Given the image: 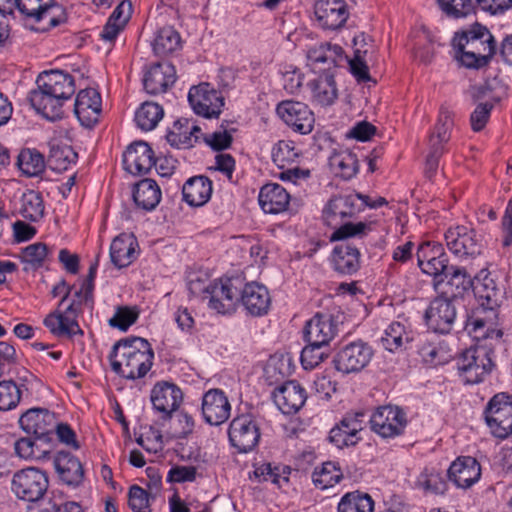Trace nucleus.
Returning a JSON list of instances; mask_svg holds the SVG:
<instances>
[{"label": "nucleus", "mask_w": 512, "mask_h": 512, "mask_svg": "<svg viewBox=\"0 0 512 512\" xmlns=\"http://www.w3.org/2000/svg\"><path fill=\"white\" fill-rule=\"evenodd\" d=\"M473 291L485 315L477 314L468 321L469 333L476 339L501 338L502 331L496 329V319L505 291L503 284L498 282V275L481 270L473 280Z\"/></svg>", "instance_id": "nucleus-1"}, {"label": "nucleus", "mask_w": 512, "mask_h": 512, "mask_svg": "<svg viewBox=\"0 0 512 512\" xmlns=\"http://www.w3.org/2000/svg\"><path fill=\"white\" fill-rule=\"evenodd\" d=\"M153 359L151 344L141 337L119 340L109 354L111 369L128 380L143 378L150 371Z\"/></svg>", "instance_id": "nucleus-2"}, {"label": "nucleus", "mask_w": 512, "mask_h": 512, "mask_svg": "<svg viewBox=\"0 0 512 512\" xmlns=\"http://www.w3.org/2000/svg\"><path fill=\"white\" fill-rule=\"evenodd\" d=\"M454 57L468 68L486 65L495 54L496 43L490 31L479 24L456 33L452 40Z\"/></svg>", "instance_id": "nucleus-3"}, {"label": "nucleus", "mask_w": 512, "mask_h": 512, "mask_svg": "<svg viewBox=\"0 0 512 512\" xmlns=\"http://www.w3.org/2000/svg\"><path fill=\"white\" fill-rule=\"evenodd\" d=\"M368 50L356 48L354 57L348 59L341 46L331 43H322L318 46L311 47L307 52V58L311 65H324L322 70H330L332 67L342 66L348 63L351 73L360 82L370 79L368 66L365 63L364 55Z\"/></svg>", "instance_id": "nucleus-4"}, {"label": "nucleus", "mask_w": 512, "mask_h": 512, "mask_svg": "<svg viewBox=\"0 0 512 512\" xmlns=\"http://www.w3.org/2000/svg\"><path fill=\"white\" fill-rule=\"evenodd\" d=\"M49 488V479L43 470L28 467L17 471L12 478L11 489L16 497L28 503L40 504L43 507Z\"/></svg>", "instance_id": "nucleus-5"}, {"label": "nucleus", "mask_w": 512, "mask_h": 512, "mask_svg": "<svg viewBox=\"0 0 512 512\" xmlns=\"http://www.w3.org/2000/svg\"><path fill=\"white\" fill-rule=\"evenodd\" d=\"M492 352L483 346L465 350L457 360L460 377L466 384H478L491 373L494 363Z\"/></svg>", "instance_id": "nucleus-6"}, {"label": "nucleus", "mask_w": 512, "mask_h": 512, "mask_svg": "<svg viewBox=\"0 0 512 512\" xmlns=\"http://www.w3.org/2000/svg\"><path fill=\"white\" fill-rule=\"evenodd\" d=\"M453 126V113L448 109H442L429 138V153L424 165V176L428 180H432L437 173L440 157L445 152V146L450 140Z\"/></svg>", "instance_id": "nucleus-7"}, {"label": "nucleus", "mask_w": 512, "mask_h": 512, "mask_svg": "<svg viewBox=\"0 0 512 512\" xmlns=\"http://www.w3.org/2000/svg\"><path fill=\"white\" fill-rule=\"evenodd\" d=\"M374 356L372 346L361 339L343 344L336 352L333 363L342 374L358 373L365 369Z\"/></svg>", "instance_id": "nucleus-8"}, {"label": "nucleus", "mask_w": 512, "mask_h": 512, "mask_svg": "<svg viewBox=\"0 0 512 512\" xmlns=\"http://www.w3.org/2000/svg\"><path fill=\"white\" fill-rule=\"evenodd\" d=\"M18 11L35 22H45L40 28L50 30L67 21L65 9L55 0H18Z\"/></svg>", "instance_id": "nucleus-9"}, {"label": "nucleus", "mask_w": 512, "mask_h": 512, "mask_svg": "<svg viewBox=\"0 0 512 512\" xmlns=\"http://www.w3.org/2000/svg\"><path fill=\"white\" fill-rule=\"evenodd\" d=\"M236 282L237 279L231 278H220L210 282L204 288L203 300H207L209 308L219 314L233 312L240 293Z\"/></svg>", "instance_id": "nucleus-10"}, {"label": "nucleus", "mask_w": 512, "mask_h": 512, "mask_svg": "<svg viewBox=\"0 0 512 512\" xmlns=\"http://www.w3.org/2000/svg\"><path fill=\"white\" fill-rule=\"evenodd\" d=\"M418 268L431 277V285L436 290L444 280L447 258L443 246L436 241H425L418 246Z\"/></svg>", "instance_id": "nucleus-11"}, {"label": "nucleus", "mask_w": 512, "mask_h": 512, "mask_svg": "<svg viewBox=\"0 0 512 512\" xmlns=\"http://www.w3.org/2000/svg\"><path fill=\"white\" fill-rule=\"evenodd\" d=\"M485 420L495 437L503 439L512 434V396L496 394L487 405Z\"/></svg>", "instance_id": "nucleus-12"}, {"label": "nucleus", "mask_w": 512, "mask_h": 512, "mask_svg": "<svg viewBox=\"0 0 512 512\" xmlns=\"http://www.w3.org/2000/svg\"><path fill=\"white\" fill-rule=\"evenodd\" d=\"M188 101L193 111L204 118H218L224 107V97L209 83L190 88Z\"/></svg>", "instance_id": "nucleus-13"}, {"label": "nucleus", "mask_w": 512, "mask_h": 512, "mask_svg": "<svg viewBox=\"0 0 512 512\" xmlns=\"http://www.w3.org/2000/svg\"><path fill=\"white\" fill-rule=\"evenodd\" d=\"M371 430L382 438H394L401 435L407 425L405 412L398 406L378 407L369 419Z\"/></svg>", "instance_id": "nucleus-14"}, {"label": "nucleus", "mask_w": 512, "mask_h": 512, "mask_svg": "<svg viewBox=\"0 0 512 512\" xmlns=\"http://www.w3.org/2000/svg\"><path fill=\"white\" fill-rule=\"evenodd\" d=\"M63 309L58 308L54 312L47 315L43 321L49 331L58 337L74 335H83L77 318L82 312V308L72 300H68Z\"/></svg>", "instance_id": "nucleus-15"}, {"label": "nucleus", "mask_w": 512, "mask_h": 512, "mask_svg": "<svg viewBox=\"0 0 512 512\" xmlns=\"http://www.w3.org/2000/svg\"><path fill=\"white\" fill-rule=\"evenodd\" d=\"M439 7L448 17L459 19L474 13L476 7L492 15L502 14L512 7V0H445Z\"/></svg>", "instance_id": "nucleus-16"}, {"label": "nucleus", "mask_w": 512, "mask_h": 512, "mask_svg": "<svg viewBox=\"0 0 512 512\" xmlns=\"http://www.w3.org/2000/svg\"><path fill=\"white\" fill-rule=\"evenodd\" d=\"M228 436L230 443L239 453H247L258 444L259 427L252 415L243 414L231 421Z\"/></svg>", "instance_id": "nucleus-17"}, {"label": "nucleus", "mask_w": 512, "mask_h": 512, "mask_svg": "<svg viewBox=\"0 0 512 512\" xmlns=\"http://www.w3.org/2000/svg\"><path fill=\"white\" fill-rule=\"evenodd\" d=\"M449 250L458 256L478 255L482 249V238L475 229L467 225L450 227L445 233Z\"/></svg>", "instance_id": "nucleus-18"}, {"label": "nucleus", "mask_w": 512, "mask_h": 512, "mask_svg": "<svg viewBox=\"0 0 512 512\" xmlns=\"http://www.w3.org/2000/svg\"><path fill=\"white\" fill-rule=\"evenodd\" d=\"M276 112L278 116L300 134H309L314 127L315 118L311 109L304 103L285 100L277 105Z\"/></svg>", "instance_id": "nucleus-19"}, {"label": "nucleus", "mask_w": 512, "mask_h": 512, "mask_svg": "<svg viewBox=\"0 0 512 512\" xmlns=\"http://www.w3.org/2000/svg\"><path fill=\"white\" fill-rule=\"evenodd\" d=\"M300 156L299 150L294 142L289 140H280L272 148V160L283 171L280 173V179L284 181L295 182L297 179L309 176V171L301 170L298 167H291L297 162Z\"/></svg>", "instance_id": "nucleus-20"}, {"label": "nucleus", "mask_w": 512, "mask_h": 512, "mask_svg": "<svg viewBox=\"0 0 512 512\" xmlns=\"http://www.w3.org/2000/svg\"><path fill=\"white\" fill-rule=\"evenodd\" d=\"M19 424L27 434L47 445L56 427V416L47 409L32 408L20 417Z\"/></svg>", "instance_id": "nucleus-21"}, {"label": "nucleus", "mask_w": 512, "mask_h": 512, "mask_svg": "<svg viewBox=\"0 0 512 512\" xmlns=\"http://www.w3.org/2000/svg\"><path fill=\"white\" fill-rule=\"evenodd\" d=\"M362 195L350 193L332 197L323 210L327 225L336 227L346 218H351L363 210Z\"/></svg>", "instance_id": "nucleus-22"}, {"label": "nucleus", "mask_w": 512, "mask_h": 512, "mask_svg": "<svg viewBox=\"0 0 512 512\" xmlns=\"http://www.w3.org/2000/svg\"><path fill=\"white\" fill-rule=\"evenodd\" d=\"M231 409L226 393L219 388H211L202 396V417L211 426L225 423L231 415Z\"/></svg>", "instance_id": "nucleus-23"}, {"label": "nucleus", "mask_w": 512, "mask_h": 512, "mask_svg": "<svg viewBox=\"0 0 512 512\" xmlns=\"http://www.w3.org/2000/svg\"><path fill=\"white\" fill-rule=\"evenodd\" d=\"M365 414L362 411L347 413L329 433V440L338 448L358 443L359 432L363 429Z\"/></svg>", "instance_id": "nucleus-24"}, {"label": "nucleus", "mask_w": 512, "mask_h": 512, "mask_svg": "<svg viewBox=\"0 0 512 512\" xmlns=\"http://www.w3.org/2000/svg\"><path fill=\"white\" fill-rule=\"evenodd\" d=\"M150 399L154 410L168 418L180 407L183 393L177 385L162 381L153 386Z\"/></svg>", "instance_id": "nucleus-25"}, {"label": "nucleus", "mask_w": 512, "mask_h": 512, "mask_svg": "<svg viewBox=\"0 0 512 512\" xmlns=\"http://www.w3.org/2000/svg\"><path fill=\"white\" fill-rule=\"evenodd\" d=\"M314 13L319 26L326 30L343 27L349 17L345 0H317Z\"/></svg>", "instance_id": "nucleus-26"}, {"label": "nucleus", "mask_w": 512, "mask_h": 512, "mask_svg": "<svg viewBox=\"0 0 512 512\" xmlns=\"http://www.w3.org/2000/svg\"><path fill=\"white\" fill-rule=\"evenodd\" d=\"M338 332V325L331 314L317 313L305 326L304 338L314 346L327 347Z\"/></svg>", "instance_id": "nucleus-27"}, {"label": "nucleus", "mask_w": 512, "mask_h": 512, "mask_svg": "<svg viewBox=\"0 0 512 512\" xmlns=\"http://www.w3.org/2000/svg\"><path fill=\"white\" fill-rule=\"evenodd\" d=\"M456 318L454 304L446 298L433 300L424 314L427 326L438 333H448Z\"/></svg>", "instance_id": "nucleus-28"}, {"label": "nucleus", "mask_w": 512, "mask_h": 512, "mask_svg": "<svg viewBox=\"0 0 512 512\" xmlns=\"http://www.w3.org/2000/svg\"><path fill=\"white\" fill-rule=\"evenodd\" d=\"M74 112L81 125L92 128L99 120L101 113V96L93 88L81 90L76 97Z\"/></svg>", "instance_id": "nucleus-29"}, {"label": "nucleus", "mask_w": 512, "mask_h": 512, "mask_svg": "<svg viewBox=\"0 0 512 512\" xmlns=\"http://www.w3.org/2000/svg\"><path fill=\"white\" fill-rule=\"evenodd\" d=\"M155 164V157L151 147L143 141L129 145L123 154V165L132 175L146 174Z\"/></svg>", "instance_id": "nucleus-30"}, {"label": "nucleus", "mask_w": 512, "mask_h": 512, "mask_svg": "<svg viewBox=\"0 0 512 512\" xmlns=\"http://www.w3.org/2000/svg\"><path fill=\"white\" fill-rule=\"evenodd\" d=\"M240 302L251 316L260 317L268 313L271 297L268 289L259 283H247L239 293Z\"/></svg>", "instance_id": "nucleus-31"}, {"label": "nucleus", "mask_w": 512, "mask_h": 512, "mask_svg": "<svg viewBox=\"0 0 512 512\" xmlns=\"http://www.w3.org/2000/svg\"><path fill=\"white\" fill-rule=\"evenodd\" d=\"M37 87L48 88L49 91L66 103L75 93L74 78L62 70L42 72L37 80Z\"/></svg>", "instance_id": "nucleus-32"}, {"label": "nucleus", "mask_w": 512, "mask_h": 512, "mask_svg": "<svg viewBox=\"0 0 512 512\" xmlns=\"http://www.w3.org/2000/svg\"><path fill=\"white\" fill-rule=\"evenodd\" d=\"M307 398L305 389L296 381H288L276 388L273 399L283 414H294L304 405Z\"/></svg>", "instance_id": "nucleus-33"}, {"label": "nucleus", "mask_w": 512, "mask_h": 512, "mask_svg": "<svg viewBox=\"0 0 512 512\" xmlns=\"http://www.w3.org/2000/svg\"><path fill=\"white\" fill-rule=\"evenodd\" d=\"M175 81V67L169 62H162L152 65L146 71L143 86L147 93L157 95L166 92Z\"/></svg>", "instance_id": "nucleus-34"}, {"label": "nucleus", "mask_w": 512, "mask_h": 512, "mask_svg": "<svg viewBox=\"0 0 512 512\" xmlns=\"http://www.w3.org/2000/svg\"><path fill=\"white\" fill-rule=\"evenodd\" d=\"M481 467L477 460L470 456L458 457L449 467L448 477L459 488H469L479 481Z\"/></svg>", "instance_id": "nucleus-35"}, {"label": "nucleus", "mask_w": 512, "mask_h": 512, "mask_svg": "<svg viewBox=\"0 0 512 512\" xmlns=\"http://www.w3.org/2000/svg\"><path fill=\"white\" fill-rule=\"evenodd\" d=\"M138 248V241L133 234H119L110 245L112 264L119 269L128 267L137 259L139 254Z\"/></svg>", "instance_id": "nucleus-36"}, {"label": "nucleus", "mask_w": 512, "mask_h": 512, "mask_svg": "<svg viewBox=\"0 0 512 512\" xmlns=\"http://www.w3.org/2000/svg\"><path fill=\"white\" fill-rule=\"evenodd\" d=\"M28 99L36 112L48 120L55 121L63 117L62 108L65 103L52 94L48 88L37 87L29 93Z\"/></svg>", "instance_id": "nucleus-37"}, {"label": "nucleus", "mask_w": 512, "mask_h": 512, "mask_svg": "<svg viewBox=\"0 0 512 512\" xmlns=\"http://www.w3.org/2000/svg\"><path fill=\"white\" fill-rule=\"evenodd\" d=\"M333 269L343 275H352L360 268V251L349 242L337 244L331 254Z\"/></svg>", "instance_id": "nucleus-38"}, {"label": "nucleus", "mask_w": 512, "mask_h": 512, "mask_svg": "<svg viewBox=\"0 0 512 512\" xmlns=\"http://www.w3.org/2000/svg\"><path fill=\"white\" fill-rule=\"evenodd\" d=\"M258 201L265 213L278 214L287 209L290 195L281 185L268 183L261 188Z\"/></svg>", "instance_id": "nucleus-39"}, {"label": "nucleus", "mask_w": 512, "mask_h": 512, "mask_svg": "<svg viewBox=\"0 0 512 512\" xmlns=\"http://www.w3.org/2000/svg\"><path fill=\"white\" fill-rule=\"evenodd\" d=\"M60 479L69 486H78L84 478V470L77 457L69 452L60 451L54 460Z\"/></svg>", "instance_id": "nucleus-40"}, {"label": "nucleus", "mask_w": 512, "mask_h": 512, "mask_svg": "<svg viewBox=\"0 0 512 512\" xmlns=\"http://www.w3.org/2000/svg\"><path fill=\"white\" fill-rule=\"evenodd\" d=\"M212 191V181L208 177L194 176L183 185L182 195L190 206L200 207L209 201Z\"/></svg>", "instance_id": "nucleus-41"}, {"label": "nucleus", "mask_w": 512, "mask_h": 512, "mask_svg": "<svg viewBox=\"0 0 512 512\" xmlns=\"http://www.w3.org/2000/svg\"><path fill=\"white\" fill-rule=\"evenodd\" d=\"M135 204L146 211H151L161 200V190L155 180L146 178L138 182L133 190Z\"/></svg>", "instance_id": "nucleus-42"}, {"label": "nucleus", "mask_w": 512, "mask_h": 512, "mask_svg": "<svg viewBox=\"0 0 512 512\" xmlns=\"http://www.w3.org/2000/svg\"><path fill=\"white\" fill-rule=\"evenodd\" d=\"M312 99L321 106H329L338 97V89L332 74L320 75L309 83Z\"/></svg>", "instance_id": "nucleus-43"}, {"label": "nucleus", "mask_w": 512, "mask_h": 512, "mask_svg": "<svg viewBox=\"0 0 512 512\" xmlns=\"http://www.w3.org/2000/svg\"><path fill=\"white\" fill-rule=\"evenodd\" d=\"M413 340L412 331L408 332L403 324L394 322L385 330L380 341L384 349L395 352L399 349L411 347Z\"/></svg>", "instance_id": "nucleus-44"}, {"label": "nucleus", "mask_w": 512, "mask_h": 512, "mask_svg": "<svg viewBox=\"0 0 512 512\" xmlns=\"http://www.w3.org/2000/svg\"><path fill=\"white\" fill-rule=\"evenodd\" d=\"M17 210L26 220L31 222L40 220L44 216L45 211L41 193L32 189L26 190L19 199Z\"/></svg>", "instance_id": "nucleus-45"}, {"label": "nucleus", "mask_w": 512, "mask_h": 512, "mask_svg": "<svg viewBox=\"0 0 512 512\" xmlns=\"http://www.w3.org/2000/svg\"><path fill=\"white\" fill-rule=\"evenodd\" d=\"M333 171L345 180H349L358 172V159L350 150L334 152L329 159Z\"/></svg>", "instance_id": "nucleus-46"}, {"label": "nucleus", "mask_w": 512, "mask_h": 512, "mask_svg": "<svg viewBox=\"0 0 512 512\" xmlns=\"http://www.w3.org/2000/svg\"><path fill=\"white\" fill-rule=\"evenodd\" d=\"M337 510L338 512H373L374 501L367 493L348 492L340 499Z\"/></svg>", "instance_id": "nucleus-47"}, {"label": "nucleus", "mask_w": 512, "mask_h": 512, "mask_svg": "<svg viewBox=\"0 0 512 512\" xmlns=\"http://www.w3.org/2000/svg\"><path fill=\"white\" fill-rule=\"evenodd\" d=\"M164 110L155 102H144L135 113L137 126L143 131L153 130L162 119Z\"/></svg>", "instance_id": "nucleus-48"}, {"label": "nucleus", "mask_w": 512, "mask_h": 512, "mask_svg": "<svg viewBox=\"0 0 512 512\" xmlns=\"http://www.w3.org/2000/svg\"><path fill=\"white\" fill-rule=\"evenodd\" d=\"M179 33L171 26L161 28L153 42V50L158 56H166L180 48Z\"/></svg>", "instance_id": "nucleus-49"}, {"label": "nucleus", "mask_w": 512, "mask_h": 512, "mask_svg": "<svg viewBox=\"0 0 512 512\" xmlns=\"http://www.w3.org/2000/svg\"><path fill=\"white\" fill-rule=\"evenodd\" d=\"M291 468L286 465H272L263 463L255 467L254 476L259 482L270 481L273 484L281 486L282 482H288Z\"/></svg>", "instance_id": "nucleus-50"}, {"label": "nucleus", "mask_w": 512, "mask_h": 512, "mask_svg": "<svg viewBox=\"0 0 512 512\" xmlns=\"http://www.w3.org/2000/svg\"><path fill=\"white\" fill-rule=\"evenodd\" d=\"M343 474L335 462H325L321 467L315 468L312 480L316 487L326 489L339 483Z\"/></svg>", "instance_id": "nucleus-51"}, {"label": "nucleus", "mask_w": 512, "mask_h": 512, "mask_svg": "<svg viewBox=\"0 0 512 512\" xmlns=\"http://www.w3.org/2000/svg\"><path fill=\"white\" fill-rule=\"evenodd\" d=\"M77 153L69 145L53 146L48 156V164L52 170L61 172L76 163Z\"/></svg>", "instance_id": "nucleus-52"}, {"label": "nucleus", "mask_w": 512, "mask_h": 512, "mask_svg": "<svg viewBox=\"0 0 512 512\" xmlns=\"http://www.w3.org/2000/svg\"><path fill=\"white\" fill-rule=\"evenodd\" d=\"M420 355L423 364L430 368L444 365L452 359L451 351L442 343L423 346Z\"/></svg>", "instance_id": "nucleus-53"}, {"label": "nucleus", "mask_w": 512, "mask_h": 512, "mask_svg": "<svg viewBox=\"0 0 512 512\" xmlns=\"http://www.w3.org/2000/svg\"><path fill=\"white\" fill-rule=\"evenodd\" d=\"M43 441L34 437H24L17 440L14 444L16 454L25 460H40L45 458L48 451L42 448Z\"/></svg>", "instance_id": "nucleus-54"}, {"label": "nucleus", "mask_w": 512, "mask_h": 512, "mask_svg": "<svg viewBox=\"0 0 512 512\" xmlns=\"http://www.w3.org/2000/svg\"><path fill=\"white\" fill-rule=\"evenodd\" d=\"M19 169L27 176H37L43 172L45 162L42 154L36 150H23L18 156Z\"/></svg>", "instance_id": "nucleus-55"}, {"label": "nucleus", "mask_w": 512, "mask_h": 512, "mask_svg": "<svg viewBox=\"0 0 512 512\" xmlns=\"http://www.w3.org/2000/svg\"><path fill=\"white\" fill-rule=\"evenodd\" d=\"M48 247L46 244L37 242L28 245L22 250L21 261L26 265L24 270H36L43 266L47 257Z\"/></svg>", "instance_id": "nucleus-56"}, {"label": "nucleus", "mask_w": 512, "mask_h": 512, "mask_svg": "<svg viewBox=\"0 0 512 512\" xmlns=\"http://www.w3.org/2000/svg\"><path fill=\"white\" fill-rule=\"evenodd\" d=\"M20 387L12 380L0 381V411L15 408L21 399Z\"/></svg>", "instance_id": "nucleus-57"}, {"label": "nucleus", "mask_w": 512, "mask_h": 512, "mask_svg": "<svg viewBox=\"0 0 512 512\" xmlns=\"http://www.w3.org/2000/svg\"><path fill=\"white\" fill-rule=\"evenodd\" d=\"M154 499L155 495L138 485H133L129 489L128 505L134 512H151L150 503Z\"/></svg>", "instance_id": "nucleus-58"}, {"label": "nucleus", "mask_w": 512, "mask_h": 512, "mask_svg": "<svg viewBox=\"0 0 512 512\" xmlns=\"http://www.w3.org/2000/svg\"><path fill=\"white\" fill-rule=\"evenodd\" d=\"M183 119H179L174 122L172 130H170L166 139L168 143L176 148H190L193 146V140L191 138V132H189L183 123Z\"/></svg>", "instance_id": "nucleus-59"}, {"label": "nucleus", "mask_w": 512, "mask_h": 512, "mask_svg": "<svg viewBox=\"0 0 512 512\" xmlns=\"http://www.w3.org/2000/svg\"><path fill=\"white\" fill-rule=\"evenodd\" d=\"M138 319V311L127 306L116 308L115 314L109 319V325L121 331H127Z\"/></svg>", "instance_id": "nucleus-60"}, {"label": "nucleus", "mask_w": 512, "mask_h": 512, "mask_svg": "<svg viewBox=\"0 0 512 512\" xmlns=\"http://www.w3.org/2000/svg\"><path fill=\"white\" fill-rule=\"evenodd\" d=\"M234 129L228 130L224 123L221 124L220 129L210 134H204V141L213 150H223L228 148L232 143V132Z\"/></svg>", "instance_id": "nucleus-61"}, {"label": "nucleus", "mask_w": 512, "mask_h": 512, "mask_svg": "<svg viewBox=\"0 0 512 512\" xmlns=\"http://www.w3.org/2000/svg\"><path fill=\"white\" fill-rule=\"evenodd\" d=\"M323 345L314 346L313 343H308L301 352V363L305 369H313L318 366L326 357L327 354L323 351Z\"/></svg>", "instance_id": "nucleus-62"}, {"label": "nucleus", "mask_w": 512, "mask_h": 512, "mask_svg": "<svg viewBox=\"0 0 512 512\" xmlns=\"http://www.w3.org/2000/svg\"><path fill=\"white\" fill-rule=\"evenodd\" d=\"M370 230V226L364 222L352 223L347 222L338 227L331 235V241H341L350 237L362 236L366 231Z\"/></svg>", "instance_id": "nucleus-63"}, {"label": "nucleus", "mask_w": 512, "mask_h": 512, "mask_svg": "<svg viewBox=\"0 0 512 512\" xmlns=\"http://www.w3.org/2000/svg\"><path fill=\"white\" fill-rule=\"evenodd\" d=\"M418 482V484H420L427 493L443 494L446 490V483L444 479L436 471H431L430 473L427 471L423 472L421 475V480Z\"/></svg>", "instance_id": "nucleus-64"}]
</instances>
